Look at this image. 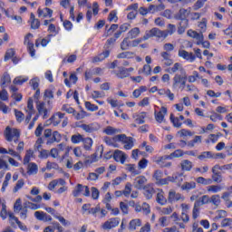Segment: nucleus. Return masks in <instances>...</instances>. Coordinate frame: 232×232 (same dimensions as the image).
Here are the masks:
<instances>
[{
	"instance_id": "47",
	"label": "nucleus",
	"mask_w": 232,
	"mask_h": 232,
	"mask_svg": "<svg viewBox=\"0 0 232 232\" xmlns=\"http://www.w3.org/2000/svg\"><path fill=\"white\" fill-rule=\"evenodd\" d=\"M25 111L27 113L25 117V124H29L30 121H32V115L35 114V109H25Z\"/></svg>"
},
{
	"instance_id": "50",
	"label": "nucleus",
	"mask_w": 232,
	"mask_h": 232,
	"mask_svg": "<svg viewBox=\"0 0 232 232\" xmlns=\"http://www.w3.org/2000/svg\"><path fill=\"white\" fill-rule=\"evenodd\" d=\"M37 164L35 163H29L28 164V173L29 175H35L38 171Z\"/></svg>"
},
{
	"instance_id": "55",
	"label": "nucleus",
	"mask_w": 232,
	"mask_h": 232,
	"mask_svg": "<svg viewBox=\"0 0 232 232\" xmlns=\"http://www.w3.org/2000/svg\"><path fill=\"white\" fill-rule=\"evenodd\" d=\"M119 79H125V77H130L128 71L124 67H121L119 72L117 73Z\"/></svg>"
},
{
	"instance_id": "21",
	"label": "nucleus",
	"mask_w": 232,
	"mask_h": 232,
	"mask_svg": "<svg viewBox=\"0 0 232 232\" xmlns=\"http://www.w3.org/2000/svg\"><path fill=\"white\" fill-rule=\"evenodd\" d=\"M34 217L37 220L42 222H52V216L48 215L46 212L35 211Z\"/></svg>"
},
{
	"instance_id": "58",
	"label": "nucleus",
	"mask_w": 232,
	"mask_h": 232,
	"mask_svg": "<svg viewBox=\"0 0 232 232\" xmlns=\"http://www.w3.org/2000/svg\"><path fill=\"white\" fill-rule=\"evenodd\" d=\"M23 209V201L21 198L16 199L14 205V213H19Z\"/></svg>"
},
{
	"instance_id": "23",
	"label": "nucleus",
	"mask_w": 232,
	"mask_h": 232,
	"mask_svg": "<svg viewBox=\"0 0 232 232\" xmlns=\"http://www.w3.org/2000/svg\"><path fill=\"white\" fill-rule=\"evenodd\" d=\"M189 211V206L186 203L181 204V220L183 222H189V215H188Z\"/></svg>"
},
{
	"instance_id": "59",
	"label": "nucleus",
	"mask_w": 232,
	"mask_h": 232,
	"mask_svg": "<svg viewBox=\"0 0 232 232\" xmlns=\"http://www.w3.org/2000/svg\"><path fill=\"white\" fill-rule=\"evenodd\" d=\"M10 82H12V78H10V74H8V72H5L1 79L2 86H5V84H8Z\"/></svg>"
},
{
	"instance_id": "13",
	"label": "nucleus",
	"mask_w": 232,
	"mask_h": 232,
	"mask_svg": "<svg viewBox=\"0 0 232 232\" xmlns=\"http://www.w3.org/2000/svg\"><path fill=\"white\" fill-rule=\"evenodd\" d=\"M112 157L116 162H121V164H124L128 159L126 153L120 150H114Z\"/></svg>"
},
{
	"instance_id": "10",
	"label": "nucleus",
	"mask_w": 232,
	"mask_h": 232,
	"mask_svg": "<svg viewBox=\"0 0 232 232\" xmlns=\"http://www.w3.org/2000/svg\"><path fill=\"white\" fill-rule=\"evenodd\" d=\"M81 193L84 197H90V188L88 186H82V184H78L72 190L73 197H79Z\"/></svg>"
},
{
	"instance_id": "62",
	"label": "nucleus",
	"mask_w": 232,
	"mask_h": 232,
	"mask_svg": "<svg viewBox=\"0 0 232 232\" xmlns=\"http://www.w3.org/2000/svg\"><path fill=\"white\" fill-rule=\"evenodd\" d=\"M170 121L175 128H180V126H182V122H180V120H179V118H175L173 114H170Z\"/></svg>"
},
{
	"instance_id": "28",
	"label": "nucleus",
	"mask_w": 232,
	"mask_h": 232,
	"mask_svg": "<svg viewBox=\"0 0 232 232\" xmlns=\"http://www.w3.org/2000/svg\"><path fill=\"white\" fill-rule=\"evenodd\" d=\"M160 55L163 59L162 62L165 66H171V64H173V59H171V54L169 53L162 52Z\"/></svg>"
},
{
	"instance_id": "8",
	"label": "nucleus",
	"mask_w": 232,
	"mask_h": 232,
	"mask_svg": "<svg viewBox=\"0 0 232 232\" xmlns=\"http://www.w3.org/2000/svg\"><path fill=\"white\" fill-rule=\"evenodd\" d=\"M162 177H164L162 170L157 169L154 171L152 179H154L155 184H157V186H166L169 184L168 178L162 179Z\"/></svg>"
},
{
	"instance_id": "63",
	"label": "nucleus",
	"mask_w": 232,
	"mask_h": 232,
	"mask_svg": "<svg viewBox=\"0 0 232 232\" xmlns=\"http://www.w3.org/2000/svg\"><path fill=\"white\" fill-rule=\"evenodd\" d=\"M44 126H46V124L45 125H43V123L38 124V126L34 130L35 137H41L43 135V130H44Z\"/></svg>"
},
{
	"instance_id": "3",
	"label": "nucleus",
	"mask_w": 232,
	"mask_h": 232,
	"mask_svg": "<svg viewBox=\"0 0 232 232\" xmlns=\"http://www.w3.org/2000/svg\"><path fill=\"white\" fill-rule=\"evenodd\" d=\"M44 138L46 139V145L51 146L53 142H61V133L59 131L54 130L52 132V129H45L44 131Z\"/></svg>"
},
{
	"instance_id": "2",
	"label": "nucleus",
	"mask_w": 232,
	"mask_h": 232,
	"mask_svg": "<svg viewBox=\"0 0 232 232\" xmlns=\"http://www.w3.org/2000/svg\"><path fill=\"white\" fill-rule=\"evenodd\" d=\"M172 88L177 90V88H186V82H188V73L186 71H182L181 73H176L173 77Z\"/></svg>"
},
{
	"instance_id": "38",
	"label": "nucleus",
	"mask_w": 232,
	"mask_h": 232,
	"mask_svg": "<svg viewBox=\"0 0 232 232\" xmlns=\"http://www.w3.org/2000/svg\"><path fill=\"white\" fill-rule=\"evenodd\" d=\"M195 188H197V183L195 181L185 182L181 186L183 191H190V189H195Z\"/></svg>"
},
{
	"instance_id": "45",
	"label": "nucleus",
	"mask_w": 232,
	"mask_h": 232,
	"mask_svg": "<svg viewBox=\"0 0 232 232\" xmlns=\"http://www.w3.org/2000/svg\"><path fill=\"white\" fill-rule=\"evenodd\" d=\"M177 32V26L173 24H169L167 25V30L165 31V33L167 34V37L169 35H173V34H175Z\"/></svg>"
},
{
	"instance_id": "57",
	"label": "nucleus",
	"mask_w": 232,
	"mask_h": 232,
	"mask_svg": "<svg viewBox=\"0 0 232 232\" xmlns=\"http://www.w3.org/2000/svg\"><path fill=\"white\" fill-rule=\"evenodd\" d=\"M130 46H131V41H129V38H124L121 44V49L123 51L129 50Z\"/></svg>"
},
{
	"instance_id": "15",
	"label": "nucleus",
	"mask_w": 232,
	"mask_h": 232,
	"mask_svg": "<svg viewBox=\"0 0 232 232\" xmlns=\"http://www.w3.org/2000/svg\"><path fill=\"white\" fill-rule=\"evenodd\" d=\"M186 179V176L183 173H178L173 176L168 177L169 182H174L177 186H180Z\"/></svg>"
},
{
	"instance_id": "1",
	"label": "nucleus",
	"mask_w": 232,
	"mask_h": 232,
	"mask_svg": "<svg viewBox=\"0 0 232 232\" xmlns=\"http://www.w3.org/2000/svg\"><path fill=\"white\" fill-rule=\"evenodd\" d=\"M115 41H117L115 38L108 39L104 45V51L94 57L93 63H101L102 61H104V59H108V57H110V53H111V45L115 44Z\"/></svg>"
},
{
	"instance_id": "25",
	"label": "nucleus",
	"mask_w": 232,
	"mask_h": 232,
	"mask_svg": "<svg viewBox=\"0 0 232 232\" xmlns=\"http://www.w3.org/2000/svg\"><path fill=\"white\" fill-rule=\"evenodd\" d=\"M82 148L85 151H92V148H93V140L90 137L83 138Z\"/></svg>"
},
{
	"instance_id": "53",
	"label": "nucleus",
	"mask_w": 232,
	"mask_h": 232,
	"mask_svg": "<svg viewBox=\"0 0 232 232\" xmlns=\"http://www.w3.org/2000/svg\"><path fill=\"white\" fill-rule=\"evenodd\" d=\"M133 52H123L117 55L118 59H131L133 57Z\"/></svg>"
},
{
	"instance_id": "33",
	"label": "nucleus",
	"mask_w": 232,
	"mask_h": 232,
	"mask_svg": "<svg viewBox=\"0 0 232 232\" xmlns=\"http://www.w3.org/2000/svg\"><path fill=\"white\" fill-rule=\"evenodd\" d=\"M140 226H142L140 219H132L130 221L129 229L130 231H135V229H137V227H140Z\"/></svg>"
},
{
	"instance_id": "64",
	"label": "nucleus",
	"mask_w": 232,
	"mask_h": 232,
	"mask_svg": "<svg viewBox=\"0 0 232 232\" xmlns=\"http://www.w3.org/2000/svg\"><path fill=\"white\" fill-rule=\"evenodd\" d=\"M95 75V72L93 71V68L87 69L84 73V79L85 81H90Z\"/></svg>"
},
{
	"instance_id": "16",
	"label": "nucleus",
	"mask_w": 232,
	"mask_h": 232,
	"mask_svg": "<svg viewBox=\"0 0 232 232\" xmlns=\"http://www.w3.org/2000/svg\"><path fill=\"white\" fill-rule=\"evenodd\" d=\"M168 114V109L166 107H161L160 111H155L154 115H155V119L157 121V122L162 123L166 121V119L164 117H166V115Z\"/></svg>"
},
{
	"instance_id": "20",
	"label": "nucleus",
	"mask_w": 232,
	"mask_h": 232,
	"mask_svg": "<svg viewBox=\"0 0 232 232\" xmlns=\"http://www.w3.org/2000/svg\"><path fill=\"white\" fill-rule=\"evenodd\" d=\"M188 37H192V39H196L198 45H200L202 41H204L203 33H198L197 31L188 30Z\"/></svg>"
},
{
	"instance_id": "37",
	"label": "nucleus",
	"mask_w": 232,
	"mask_h": 232,
	"mask_svg": "<svg viewBox=\"0 0 232 232\" xmlns=\"http://www.w3.org/2000/svg\"><path fill=\"white\" fill-rule=\"evenodd\" d=\"M140 34V29L139 27H134L128 33L129 39H137Z\"/></svg>"
},
{
	"instance_id": "61",
	"label": "nucleus",
	"mask_w": 232,
	"mask_h": 232,
	"mask_svg": "<svg viewBox=\"0 0 232 232\" xmlns=\"http://www.w3.org/2000/svg\"><path fill=\"white\" fill-rule=\"evenodd\" d=\"M14 115L17 122H22L24 121V113H23V111H17V109H14Z\"/></svg>"
},
{
	"instance_id": "42",
	"label": "nucleus",
	"mask_w": 232,
	"mask_h": 232,
	"mask_svg": "<svg viewBox=\"0 0 232 232\" xmlns=\"http://www.w3.org/2000/svg\"><path fill=\"white\" fill-rule=\"evenodd\" d=\"M72 115L76 121H82V119H85L86 117H88V112L84 111L77 112V111H74Z\"/></svg>"
},
{
	"instance_id": "14",
	"label": "nucleus",
	"mask_w": 232,
	"mask_h": 232,
	"mask_svg": "<svg viewBox=\"0 0 232 232\" xmlns=\"http://www.w3.org/2000/svg\"><path fill=\"white\" fill-rule=\"evenodd\" d=\"M78 128L83 130L86 133H93V131H97L99 130L98 123H90V124H82L78 125Z\"/></svg>"
},
{
	"instance_id": "36",
	"label": "nucleus",
	"mask_w": 232,
	"mask_h": 232,
	"mask_svg": "<svg viewBox=\"0 0 232 232\" xmlns=\"http://www.w3.org/2000/svg\"><path fill=\"white\" fill-rule=\"evenodd\" d=\"M206 204H208V198L204 195L195 201L194 208L200 209V206H204Z\"/></svg>"
},
{
	"instance_id": "9",
	"label": "nucleus",
	"mask_w": 232,
	"mask_h": 232,
	"mask_svg": "<svg viewBox=\"0 0 232 232\" xmlns=\"http://www.w3.org/2000/svg\"><path fill=\"white\" fill-rule=\"evenodd\" d=\"M103 151H104V148L102 146L98 147L96 150V152L89 156L88 159L85 160V163L93 164V162H97L99 160V155H100V159L102 158Z\"/></svg>"
},
{
	"instance_id": "19",
	"label": "nucleus",
	"mask_w": 232,
	"mask_h": 232,
	"mask_svg": "<svg viewBox=\"0 0 232 232\" xmlns=\"http://www.w3.org/2000/svg\"><path fill=\"white\" fill-rule=\"evenodd\" d=\"M146 182H148V179L144 176H139L134 179V187L136 189H144Z\"/></svg>"
},
{
	"instance_id": "49",
	"label": "nucleus",
	"mask_w": 232,
	"mask_h": 232,
	"mask_svg": "<svg viewBox=\"0 0 232 232\" xmlns=\"http://www.w3.org/2000/svg\"><path fill=\"white\" fill-rule=\"evenodd\" d=\"M212 152L211 151H203L200 155L198 156L199 160H206L208 159H212Z\"/></svg>"
},
{
	"instance_id": "11",
	"label": "nucleus",
	"mask_w": 232,
	"mask_h": 232,
	"mask_svg": "<svg viewBox=\"0 0 232 232\" xmlns=\"http://www.w3.org/2000/svg\"><path fill=\"white\" fill-rule=\"evenodd\" d=\"M168 202L173 204L174 202H184V196L177 193L175 190L169 191Z\"/></svg>"
},
{
	"instance_id": "40",
	"label": "nucleus",
	"mask_w": 232,
	"mask_h": 232,
	"mask_svg": "<svg viewBox=\"0 0 232 232\" xmlns=\"http://www.w3.org/2000/svg\"><path fill=\"white\" fill-rule=\"evenodd\" d=\"M166 160H170L169 155L158 157V158H156V159L154 160V162H155L156 164H158V166H160V168H162V166H164V162H166Z\"/></svg>"
},
{
	"instance_id": "51",
	"label": "nucleus",
	"mask_w": 232,
	"mask_h": 232,
	"mask_svg": "<svg viewBox=\"0 0 232 232\" xmlns=\"http://www.w3.org/2000/svg\"><path fill=\"white\" fill-rule=\"evenodd\" d=\"M24 208H27L28 209H33L34 211H35V209H40L41 208V205L34 204V203H32L30 201L24 202Z\"/></svg>"
},
{
	"instance_id": "60",
	"label": "nucleus",
	"mask_w": 232,
	"mask_h": 232,
	"mask_svg": "<svg viewBox=\"0 0 232 232\" xmlns=\"http://www.w3.org/2000/svg\"><path fill=\"white\" fill-rule=\"evenodd\" d=\"M85 108L88 110V111H97V110H99V106L90 102H85Z\"/></svg>"
},
{
	"instance_id": "44",
	"label": "nucleus",
	"mask_w": 232,
	"mask_h": 232,
	"mask_svg": "<svg viewBox=\"0 0 232 232\" xmlns=\"http://www.w3.org/2000/svg\"><path fill=\"white\" fill-rule=\"evenodd\" d=\"M82 140H84V138L82 134H74L71 137V142H72V144H79L82 142Z\"/></svg>"
},
{
	"instance_id": "17",
	"label": "nucleus",
	"mask_w": 232,
	"mask_h": 232,
	"mask_svg": "<svg viewBox=\"0 0 232 232\" xmlns=\"http://www.w3.org/2000/svg\"><path fill=\"white\" fill-rule=\"evenodd\" d=\"M119 224V218H111L102 225V229H112V227H117Z\"/></svg>"
},
{
	"instance_id": "52",
	"label": "nucleus",
	"mask_w": 232,
	"mask_h": 232,
	"mask_svg": "<svg viewBox=\"0 0 232 232\" xmlns=\"http://www.w3.org/2000/svg\"><path fill=\"white\" fill-rule=\"evenodd\" d=\"M178 135H179V137H193V135H195V133L191 132V130L182 129L178 131Z\"/></svg>"
},
{
	"instance_id": "18",
	"label": "nucleus",
	"mask_w": 232,
	"mask_h": 232,
	"mask_svg": "<svg viewBox=\"0 0 232 232\" xmlns=\"http://www.w3.org/2000/svg\"><path fill=\"white\" fill-rule=\"evenodd\" d=\"M179 57L185 59V61H189V63H193L195 61V59H197V56H195V54H193V53H188L186 50H179Z\"/></svg>"
},
{
	"instance_id": "6",
	"label": "nucleus",
	"mask_w": 232,
	"mask_h": 232,
	"mask_svg": "<svg viewBox=\"0 0 232 232\" xmlns=\"http://www.w3.org/2000/svg\"><path fill=\"white\" fill-rule=\"evenodd\" d=\"M36 109L39 115H43L44 120L48 119V117H50L48 112L52 111V102L47 101V103L44 102H38L36 104Z\"/></svg>"
},
{
	"instance_id": "39",
	"label": "nucleus",
	"mask_w": 232,
	"mask_h": 232,
	"mask_svg": "<svg viewBox=\"0 0 232 232\" xmlns=\"http://www.w3.org/2000/svg\"><path fill=\"white\" fill-rule=\"evenodd\" d=\"M208 193H220L222 191V186L220 185H209L207 187Z\"/></svg>"
},
{
	"instance_id": "48",
	"label": "nucleus",
	"mask_w": 232,
	"mask_h": 232,
	"mask_svg": "<svg viewBox=\"0 0 232 232\" xmlns=\"http://www.w3.org/2000/svg\"><path fill=\"white\" fill-rule=\"evenodd\" d=\"M198 26L200 29V33L204 34V32L208 30V19L202 18L201 22H199Z\"/></svg>"
},
{
	"instance_id": "29",
	"label": "nucleus",
	"mask_w": 232,
	"mask_h": 232,
	"mask_svg": "<svg viewBox=\"0 0 232 232\" xmlns=\"http://www.w3.org/2000/svg\"><path fill=\"white\" fill-rule=\"evenodd\" d=\"M146 116H147V113L145 111H141L140 113H135L132 115L137 124H144L146 122V121H144Z\"/></svg>"
},
{
	"instance_id": "4",
	"label": "nucleus",
	"mask_w": 232,
	"mask_h": 232,
	"mask_svg": "<svg viewBox=\"0 0 232 232\" xmlns=\"http://www.w3.org/2000/svg\"><path fill=\"white\" fill-rule=\"evenodd\" d=\"M151 37H158V39H166V37H168V33L157 27H154L145 32L143 41H148V39H151Z\"/></svg>"
},
{
	"instance_id": "56",
	"label": "nucleus",
	"mask_w": 232,
	"mask_h": 232,
	"mask_svg": "<svg viewBox=\"0 0 232 232\" xmlns=\"http://www.w3.org/2000/svg\"><path fill=\"white\" fill-rule=\"evenodd\" d=\"M32 157H34V150H28L24 158V164H30Z\"/></svg>"
},
{
	"instance_id": "41",
	"label": "nucleus",
	"mask_w": 232,
	"mask_h": 232,
	"mask_svg": "<svg viewBox=\"0 0 232 232\" xmlns=\"http://www.w3.org/2000/svg\"><path fill=\"white\" fill-rule=\"evenodd\" d=\"M188 10L181 8L179 9V13L175 15V19L180 20V19H188Z\"/></svg>"
},
{
	"instance_id": "7",
	"label": "nucleus",
	"mask_w": 232,
	"mask_h": 232,
	"mask_svg": "<svg viewBox=\"0 0 232 232\" xmlns=\"http://www.w3.org/2000/svg\"><path fill=\"white\" fill-rule=\"evenodd\" d=\"M114 140L122 142L124 144V150H131L134 146L135 140L131 137L126 136V134H119L114 137Z\"/></svg>"
},
{
	"instance_id": "22",
	"label": "nucleus",
	"mask_w": 232,
	"mask_h": 232,
	"mask_svg": "<svg viewBox=\"0 0 232 232\" xmlns=\"http://www.w3.org/2000/svg\"><path fill=\"white\" fill-rule=\"evenodd\" d=\"M208 204H212L213 206H216V208H218L220 206V203L222 200L220 199V195H212L209 197L208 195H205Z\"/></svg>"
},
{
	"instance_id": "43",
	"label": "nucleus",
	"mask_w": 232,
	"mask_h": 232,
	"mask_svg": "<svg viewBox=\"0 0 232 232\" xmlns=\"http://www.w3.org/2000/svg\"><path fill=\"white\" fill-rule=\"evenodd\" d=\"M184 151L182 150H176L174 152L169 155V159L171 160L173 159H179V157H183Z\"/></svg>"
},
{
	"instance_id": "30",
	"label": "nucleus",
	"mask_w": 232,
	"mask_h": 232,
	"mask_svg": "<svg viewBox=\"0 0 232 232\" xmlns=\"http://www.w3.org/2000/svg\"><path fill=\"white\" fill-rule=\"evenodd\" d=\"M143 195L148 198V200H150V198H153V194L155 193V188L153 187H150V185H146L143 188Z\"/></svg>"
},
{
	"instance_id": "46",
	"label": "nucleus",
	"mask_w": 232,
	"mask_h": 232,
	"mask_svg": "<svg viewBox=\"0 0 232 232\" xmlns=\"http://www.w3.org/2000/svg\"><path fill=\"white\" fill-rule=\"evenodd\" d=\"M39 82H41V80L38 77H34L30 80L29 84L33 90H39Z\"/></svg>"
},
{
	"instance_id": "54",
	"label": "nucleus",
	"mask_w": 232,
	"mask_h": 232,
	"mask_svg": "<svg viewBox=\"0 0 232 232\" xmlns=\"http://www.w3.org/2000/svg\"><path fill=\"white\" fill-rule=\"evenodd\" d=\"M212 182H217L218 184H220L222 182V174L220 172H212Z\"/></svg>"
},
{
	"instance_id": "24",
	"label": "nucleus",
	"mask_w": 232,
	"mask_h": 232,
	"mask_svg": "<svg viewBox=\"0 0 232 232\" xmlns=\"http://www.w3.org/2000/svg\"><path fill=\"white\" fill-rule=\"evenodd\" d=\"M28 23H30L32 30H39V27L41 26V22L39 19L35 18V14H34V13L30 14Z\"/></svg>"
},
{
	"instance_id": "31",
	"label": "nucleus",
	"mask_w": 232,
	"mask_h": 232,
	"mask_svg": "<svg viewBox=\"0 0 232 232\" xmlns=\"http://www.w3.org/2000/svg\"><path fill=\"white\" fill-rule=\"evenodd\" d=\"M182 71L185 70L184 67H182V64H180V63H176L172 67L167 69L168 73H177V72L182 73Z\"/></svg>"
},
{
	"instance_id": "26",
	"label": "nucleus",
	"mask_w": 232,
	"mask_h": 232,
	"mask_svg": "<svg viewBox=\"0 0 232 232\" xmlns=\"http://www.w3.org/2000/svg\"><path fill=\"white\" fill-rule=\"evenodd\" d=\"M38 17H52L53 14V10L45 7L44 9L38 8L37 10Z\"/></svg>"
},
{
	"instance_id": "35",
	"label": "nucleus",
	"mask_w": 232,
	"mask_h": 232,
	"mask_svg": "<svg viewBox=\"0 0 232 232\" xmlns=\"http://www.w3.org/2000/svg\"><path fill=\"white\" fill-rule=\"evenodd\" d=\"M196 182L198 184H202V186H211V184H213V179L198 177L196 179Z\"/></svg>"
},
{
	"instance_id": "34",
	"label": "nucleus",
	"mask_w": 232,
	"mask_h": 232,
	"mask_svg": "<svg viewBox=\"0 0 232 232\" xmlns=\"http://www.w3.org/2000/svg\"><path fill=\"white\" fill-rule=\"evenodd\" d=\"M53 217L54 218H56V220H59V222L62 224V226H63V227H68L69 226H72V222H70L69 220H66L64 217L59 214H54Z\"/></svg>"
},
{
	"instance_id": "27",
	"label": "nucleus",
	"mask_w": 232,
	"mask_h": 232,
	"mask_svg": "<svg viewBox=\"0 0 232 232\" xmlns=\"http://www.w3.org/2000/svg\"><path fill=\"white\" fill-rule=\"evenodd\" d=\"M156 202L160 206H166V204H168V198L164 197V191L162 189H159L156 197Z\"/></svg>"
},
{
	"instance_id": "32",
	"label": "nucleus",
	"mask_w": 232,
	"mask_h": 232,
	"mask_svg": "<svg viewBox=\"0 0 232 232\" xmlns=\"http://www.w3.org/2000/svg\"><path fill=\"white\" fill-rule=\"evenodd\" d=\"M180 166L183 171H191L193 169V162H191L189 160H183Z\"/></svg>"
},
{
	"instance_id": "12",
	"label": "nucleus",
	"mask_w": 232,
	"mask_h": 232,
	"mask_svg": "<svg viewBox=\"0 0 232 232\" xmlns=\"http://www.w3.org/2000/svg\"><path fill=\"white\" fill-rule=\"evenodd\" d=\"M34 37V34L32 33H28L24 36V44L27 45V50L31 55V57H35V49H34V43H30V39Z\"/></svg>"
},
{
	"instance_id": "5",
	"label": "nucleus",
	"mask_w": 232,
	"mask_h": 232,
	"mask_svg": "<svg viewBox=\"0 0 232 232\" xmlns=\"http://www.w3.org/2000/svg\"><path fill=\"white\" fill-rule=\"evenodd\" d=\"M4 135L7 142H12V140H14V142L17 144L19 138L21 137V131L14 128L12 129L10 127H6Z\"/></svg>"
}]
</instances>
